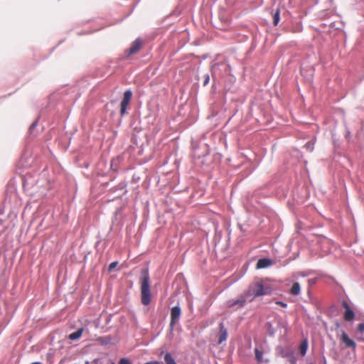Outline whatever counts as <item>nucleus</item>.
<instances>
[{
    "label": "nucleus",
    "mask_w": 364,
    "mask_h": 364,
    "mask_svg": "<svg viewBox=\"0 0 364 364\" xmlns=\"http://www.w3.org/2000/svg\"><path fill=\"white\" fill-rule=\"evenodd\" d=\"M272 289L269 285H264L259 282L252 283L244 292L249 301L255 298L272 294Z\"/></svg>",
    "instance_id": "1"
},
{
    "label": "nucleus",
    "mask_w": 364,
    "mask_h": 364,
    "mask_svg": "<svg viewBox=\"0 0 364 364\" xmlns=\"http://www.w3.org/2000/svg\"><path fill=\"white\" fill-rule=\"evenodd\" d=\"M150 278L147 269L141 270V277L140 279L141 303L144 306H148L151 301V289L149 284Z\"/></svg>",
    "instance_id": "2"
},
{
    "label": "nucleus",
    "mask_w": 364,
    "mask_h": 364,
    "mask_svg": "<svg viewBox=\"0 0 364 364\" xmlns=\"http://www.w3.org/2000/svg\"><path fill=\"white\" fill-rule=\"evenodd\" d=\"M181 316V309L179 305L173 306L171 309V321L169 323V332L172 333L175 325L178 324Z\"/></svg>",
    "instance_id": "3"
},
{
    "label": "nucleus",
    "mask_w": 364,
    "mask_h": 364,
    "mask_svg": "<svg viewBox=\"0 0 364 364\" xmlns=\"http://www.w3.org/2000/svg\"><path fill=\"white\" fill-rule=\"evenodd\" d=\"M247 301H248V299L245 293H243L235 299L228 300L227 302V306L229 308L239 309L242 308L246 304Z\"/></svg>",
    "instance_id": "4"
},
{
    "label": "nucleus",
    "mask_w": 364,
    "mask_h": 364,
    "mask_svg": "<svg viewBox=\"0 0 364 364\" xmlns=\"http://www.w3.org/2000/svg\"><path fill=\"white\" fill-rule=\"evenodd\" d=\"M132 96L131 90H127L124 93L123 99L120 103V112L122 115L126 113L127 105H129Z\"/></svg>",
    "instance_id": "5"
},
{
    "label": "nucleus",
    "mask_w": 364,
    "mask_h": 364,
    "mask_svg": "<svg viewBox=\"0 0 364 364\" xmlns=\"http://www.w3.org/2000/svg\"><path fill=\"white\" fill-rule=\"evenodd\" d=\"M342 306L344 308L343 318L346 321H351L355 317L353 310L350 308L347 301H342Z\"/></svg>",
    "instance_id": "6"
},
{
    "label": "nucleus",
    "mask_w": 364,
    "mask_h": 364,
    "mask_svg": "<svg viewBox=\"0 0 364 364\" xmlns=\"http://www.w3.org/2000/svg\"><path fill=\"white\" fill-rule=\"evenodd\" d=\"M220 331L218 335V343L225 341L228 338V330L223 322L219 324Z\"/></svg>",
    "instance_id": "7"
},
{
    "label": "nucleus",
    "mask_w": 364,
    "mask_h": 364,
    "mask_svg": "<svg viewBox=\"0 0 364 364\" xmlns=\"http://www.w3.org/2000/svg\"><path fill=\"white\" fill-rule=\"evenodd\" d=\"M341 341L345 344L346 347L352 348L353 350L355 349V342L353 340L350 339L346 333H342Z\"/></svg>",
    "instance_id": "8"
},
{
    "label": "nucleus",
    "mask_w": 364,
    "mask_h": 364,
    "mask_svg": "<svg viewBox=\"0 0 364 364\" xmlns=\"http://www.w3.org/2000/svg\"><path fill=\"white\" fill-rule=\"evenodd\" d=\"M141 46V41L139 38H136L134 41L132 42L130 48H129V55H132L136 53Z\"/></svg>",
    "instance_id": "9"
},
{
    "label": "nucleus",
    "mask_w": 364,
    "mask_h": 364,
    "mask_svg": "<svg viewBox=\"0 0 364 364\" xmlns=\"http://www.w3.org/2000/svg\"><path fill=\"white\" fill-rule=\"evenodd\" d=\"M272 264V261L269 258L259 259L257 262V269L267 268Z\"/></svg>",
    "instance_id": "10"
},
{
    "label": "nucleus",
    "mask_w": 364,
    "mask_h": 364,
    "mask_svg": "<svg viewBox=\"0 0 364 364\" xmlns=\"http://www.w3.org/2000/svg\"><path fill=\"white\" fill-rule=\"evenodd\" d=\"M301 286L299 282H294L291 286L289 293L293 296H297L300 294Z\"/></svg>",
    "instance_id": "11"
},
{
    "label": "nucleus",
    "mask_w": 364,
    "mask_h": 364,
    "mask_svg": "<svg viewBox=\"0 0 364 364\" xmlns=\"http://www.w3.org/2000/svg\"><path fill=\"white\" fill-rule=\"evenodd\" d=\"M82 332H83V328H80L76 331L70 333L68 336V338H69V339H70L72 341L77 340V339H79L81 337V336L82 334Z\"/></svg>",
    "instance_id": "12"
},
{
    "label": "nucleus",
    "mask_w": 364,
    "mask_h": 364,
    "mask_svg": "<svg viewBox=\"0 0 364 364\" xmlns=\"http://www.w3.org/2000/svg\"><path fill=\"white\" fill-rule=\"evenodd\" d=\"M308 346H309L308 340L306 338L303 340L299 346L300 353L302 356H304L306 354Z\"/></svg>",
    "instance_id": "13"
},
{
    "label": "nucleus",
    "mask_w": 364,
    "mask_h": 364,
    "mask_svg": "<svg viewBox=\"0 0 364 364\" xmlns=\"http://www.w3.org/2000/svg\"><path fill=\"white\" fill-rule=\"evenodd\" d=\"M255 357H256V359L257 360L258 362H260V363H267L268 362V360H264L263 358V353L262 351L259 350L258 348H255Z\"/></svg>",
    "instance_id": "14"
},
{
    "label": "nucleus",
    "mask_w": 364,
    "mask_h": 364,
    "mask_svg": "<svg viewBox=\"0 0 364 364\" xmlns=\"http://www.w3.org/2000/svg\"><path fill=\"white\" fill-rule=\"evenodd\" d=\"M164 360L166 364H176L174 358L172 357V355L169 353H166L165 354Z\"/></svg>",
    "instance_id": "15"
},
{
    "label": "nucleus",
    "mask_w": 364,
    "mask_h": 364,
    "mask_svg": "<svg viewBox=\"0 0 364 364\" xmlns=\"http://www.w3.org/2000/svg\"><path fill=\"white\" fill-rule=\"evenodd\" d=\"M280 21V11L279 9H277L276 12L273 15V23L277 26Z\"/></svg>",
    "instance_id": "16"
},
{
    "label": "nucleus",
    "mask_w": 364,
    "mask_h": 364,
    "mask_svg": "<svg viewBox=\"0 0 364 364\" xmlns=\"http://www.w3.org/2000/svg\"><path fill=\"white\" fill-rule=\"evenodd\" d=\"M117 264H118V262L117 261H114V262H112V263H110L109 267H108V271L109 272L113 271L115 269V267H117Z\"/></svg>",
    "instance_id": "17"
},
{
    "label": "nucleus",
    "mask_w": 364,
    "mask_h": 364,
    "mask_svg": "<svg viewBox=\"0 0 364 364\" xmlns=\"http://www.w3.org/2000/svg\"><path fill=\"white\" fill-rule=\"evenodd\" d=\"M37 125H38V121H37V120L34 121V122L31 124V126H30V127H29V132H30L31 134H32V133H33V129L37 127Z\"/></svg>",
    "instance_id": "18"
},
{
    "label": "nucleus",
    "mask_w": 364,
    "mask_h": 364,
    "mask_svg": "<svg viewBox=\"0 0 364 364\" xmlns=\"http://www.w3.org/2000/svg\"><path fill=\"white\" fill-rule=\"evenodd\" d=\"M358 331L361 334L364 333V323H360L358 325Z\"/></svg>",
    "instance_id": "19"
},
{
    "label": "nucleus",
    "mask_w": 364,
    "mask_h": 364,
    "mask_svg": "<svg viewBox=\"0 0 364 364\" xmlns=\"http://www.w3.org/2000/svg\"><path fill=\"white\" fill-rule=\"evenodd\" d=\"M267 325L269 326V335L273 336L274 335V331L272 325L270 323H267Z\"/></svg>",
    "instance_id": "20"
},
{
    "label": "nucleus",
    "mask_w": 364,
    "mask_h": 364,
    "mask_svg": "<svg viewBox=\"0 0 364 364\" xmlns=\"http://www.w3.org/2000/svg\"><path fill=\"white\" fill-rule=\"evenodd\" d=\"M119 364H132L129 359L122 358L119 360Z\"/></svg>",
    "instance_id": "21"
},
{
    "label": "nucleus",
    "mask_w": 364,
    "mask_h": 364,
    "mask_svg": "<svg viewBox=\"0 0 364 364\" xmlns=\"http://www.w3.org/2000/svg\"><path fill=\"white\" fill-rule=\"evenodd\" d=\"M209 81H210V76L208 74H206L205 75V79H204V82H203V85H207L208 83H209Z\"/></svg>",
    "instance_id": "22"
},
{
    "label": "nucleus",
    "mask_w": 364,
    "mask_h": 364,
    "mask_svg": "<svg viewBox=\"0 0 364 364\" xmlns=\"http://www.w3.org/2000/svg\"><path fill=\"white\" fill-rule=\"evenodd\" d=\"M277 304L282 306V307H287V304L284 302V301H277L276 302Z\"/></svg>",
    "instance_id": "23"
},
{
    "label": "nucleus",
    "mask_w": 364,
    "mask_h": 364,
    "mask_svg": "<svg viewBox=\"0 0 364 364\" xmlns=\"http://www.w3.org/2000/svg\"><path fill=\"white\" fill-rule=\"evenodd\" d=\"M217 64H215L214 65L212 66L211 68V72H212V77L213 79H215V67H216Z\"/></svg>",
    "instance_id": "24"
},
{
    "label": "nucleus",
    "mask_w": 364,
    "mask_h": 364,
    "mask_svg": "<svg viewBox=\"0 0 364 364\" xmlns=\"http://www.w3.org/2000/svg\"><path fill=\"white\" fill-rule=\"evenodd\" d=\"M126 185L124 184V183H119V186H118V188L120 189V190H122L125 188Z\"/></svg>",
    "instance_id": "25"
},
{
    "label": "nucleus",
    "mask_w": 364,
    "mask_h": 364,
    "mask_svg": "<svg viewBox=\"0 0 364 364\" xmlns=\"http://www.w3.org/2000/svg\"><path fill=\"white\" fill-rule=\"evenodd\" d=\"M145 364H161L159 361L154 360L151 362H147Z\"/></svg>",
    "instance_id": "26"
},
{
    "label": "nucleus",
    "mask_w": 364,
    "mask_h": 364,
    "mask_svg": "<svg viewBox=\"0 0 364 364\" xmlns=\"http://www.w3.org/2000/svg\"><path fill=\"white\" fill-rule=\"evenodd\" d=\"M305 146L306 147L307 149H309V151H312L313 150V147L311 146V145L309 144H306L305 145Z\"/></svg>",
    "instance_id": "27"
},
{
    "label": "nucleus",
    "mask_w": 364,
    "mask_h": 364,
    "mask_svg": "<svg viewBox=\"0 0 364 364\" xmlns=\"http://www.w3.org/2000/svg\"><path fill=\"white\" fill-rule=\"evenodd\" d=\"M31 364H42L41 362H34V363H32Z\"/></svg>",
    "instance_id": "28"
},
{
    "label": "nucleus",
    "mask_w": 364,
    "mask_h": 364,
    "mask_svg": "<svg viewBox=\"0 0 364 364\" xmlns=\"http://www.w3.org/2000/svg\"><path fill=\"white\" fill-rule=\"evenodd\" d=\"M282 356H283V357H287V356H288V355H287V353H282Z\"/></svg>",
    "instance_id": "29"
},
{
    "label": "nucleus",
    "mask_w": 364,
    "mask_h": 364,
    "mask_svg": "<svg viewBox=\"0 0 364 364\" xmlns=\"http://www.w3.org/2000/svg\"><path fill=\"white\" fill-rule=\"evenodd\" d=\"M301 276L304 277H306V274H301Z\"/></svg>",
    "instance_id": "30"
},
{
    "label": "nucleus",
    "mask_w": 364,
    "mask_h": 364,
    "mask_svg": "<svg viewBox=\"0 0 364 364\" xmlns=\"http://www.w3.org/2000/svg\"><path fill=\"white\" fill-rule=\"evenodd\" d=\"M112 364H114V363H112Z\"/></svg>",
    "instance_id": "31"
},
{
    "label": "nucleus",
    "mask_w": 364,
    "mask_h": 364,
    "mask_svg": "<svg viewBox=\"0 0 364 364\" xmlns=\"http://www.w3.org/2000/svg\"><path fill=\"white\" fill-rule=\"evenodd\" d=\"M310 364H313V363H310Z\"/></svg>",
    "instance_id": "32"
}]
</instances>
